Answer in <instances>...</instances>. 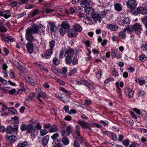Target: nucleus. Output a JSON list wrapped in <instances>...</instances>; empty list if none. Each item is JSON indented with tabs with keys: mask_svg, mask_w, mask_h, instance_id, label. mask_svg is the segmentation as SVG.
<instances>
[{
	"mask_svg": "<svg viewBox=\"0 0 147 147\" xmlns=\"http://www.w3.org/2000/svg\"><path fill=\"white\" fill-rule=\"evenodd\" d=\"M27 30L33 34L37 33L39 31L42 34H45V28L41 25L33 24L31 25L30 27L28 28Z\"/></svg>",
	"mask_w": 147,
	"mask_h": 147,
	"instance_id": "f257e3e1",
	"label": "nucleus"
},
{
	"mask_svg": "<svg viewBox=\"0 0 147 147\" xmlns=\"http://www.w3.org/2000/svg\"><path fill=\"white\" fill-rule=\"evenodd\" d=\"M126 5L129 9L133 10L136 8L137 5V2L136 0H129L126 2Z\"/></svg>",
	"mask_w": 147,
	"mask_h": 147,
	"instance_id": "f03ea898",
	"label": "nucleus"
},
{
	"mask_svg": "<svg viewBox=\"0 0 147 147\" xmlns=\"http://www.w3.org/2000/svg\"><path fill=\"white\" fill-rule=\"evenodd\" d=\"M18 127V125L16 124L14 125L13 127L11 125L8 126L6 129V132L7 134H10L12 132L17 133Z\"/></svg>",
	"mask_w": 147,
	"mask_h": 147,
	"instance_id": "7ed1b4c3",
	"label": "nucleus"
},
{
	"mask_svg": "<svg viewBox=\"0 0 147 147\" xmlns=\"http://www.w3.org/2000/svg\"><path fill=\"white\" fill-rule=\"evenodd\" d=\"M133 26L134 30L136 34H138L141 32L142 28L141 25L140 23H136L133 25Z\"/></svg>",
	"mask_w": 147,
	"mask_h": 147,
	"instance_id": "20e7f679",
	"label": "nucleus"
},
{
	"mask_svg": "<svg viewBox=\"0 0 147 147\" xmlns=\"http://www.w3.org/2000/svg\"><path fill=\"white\" fill-rule=\"evenodd\" d=\"M125 94L129 98L133 97L134 92L130 88H126L124 89Z\"/></svg>",
	"mask_w": 147,
	"mask_h": 147,
	"instance_id": "39448f33",
	"label": "nucleus"
},
{
	"mask_svg": "<svg viewBox=\"0 0 147 147\" xmlns=\"http://www.w3.org/2000/svg\"><path fill=\"white\" fill-rule=\"evenodd\" d=\"M45 11H46V7L45 6L42 8V10L39 11L37 9H35L32 13L31 16L32 17H34L36 15L38 14L40 12L42 14H44Z\"/></svg>",
	"mask_w": 147,
	"mask_h": 147,
	"instance_id": "423d86ee",
	"label": "nucleus"
},
{
	"mask_svg": "<svg viewBox=\"0 0 147 147\" xmlns=\"http://www.w3.org/2000/svg\"><path fill=\"white\" fill-rule=\"evenodd\" d=\"M47 27L52 32H55L56 31L57 27L55 23L53 22H49L47 25Z\"/></svg>",
	"mask_w": 147,
	"mask_h": 147,
	"instance_id": "0eeeda50",
	"label": "nucleus"
},
{
	"mask_svg": "<svg viewBox=\"0 0 147 147\" xmlns=\"http://www.w3.org/2000/svg\"><path fill=\"white\" fill-rule=\"evenodd\" d=\"M32 33L26 30V38L29 42H32L34 39V36L32 35Z\"/></svg>",
	"mask_w": 147,
	"mask_h": 147,
	"instance_id": "6e6552de",
	"label": "nucleus"
},
{
	"mask_svg": "<svg viewBox=\"0 0 147 147\" xmlns=\"http://www.w3.org/2000/svg\"><path fill=\"white\" fill-rule=\"evenodd\" d=\"M3 37L1 40L3 41L7 42V43L9 42V41L11 42H13L14 40L13 38L11 36H7V37L3 36V35H1Z\"/></svg>",
	"mask_w": 147,
	"mask_h": 147,
	"instance_id": "1a4fd4ad",
	"label": "nucleus"
},
{
	"mask_svg": "<svg viewBox=\"0 0 147 147\" xmlns=\"http://www.w3.org/2000/svg\"><path fill=\"white\" fill-rule=\"evenodd\" d=\"M78 123L84 129H86L88 126L91 127V125H90V124L89 123L84 122L82 120H79Z\"/></svg>",
	"mask_w": 147,
	"mask_h": 147,
	"instance_id": "9d476101",
	"label": "nucleus"
},
{
	"mask_svg": "<svg viewBox=\"0 0 147 147\" xmlns=\"http://www.w3.org/2000/svg\"><path fill=\"white\" fill-rule=\"evenodd\" d=\"M27 51L28 52L31 54L33 51V45L31 42H28L26 45Z\"/></svg>",
	"mask_w": 147,
	"mask_h": 147,
	"instance_id": "9b49d317",
	"label": "nucleus"
},
{
	"mask_svg": "<svg viewBox=\"0 0 147 147\" xmlns=\"http://www.w3.org/2000/svg\"><path fill=\"white\" fill-rule=\"evenodd\" d=\"M136 10L139 13L143 15H145L147 13V9L142 7H138Z\"/></svg>",
	"mask_w": 147,
	"mask_h": 147,
	"instance_id": "f8f14e48",
	"label": "nucleus"
},
{
	"mask_svg": "<svg viewBox=\"0 0 147 147\" xmlns=\"http://www.w3.org/2000/svg\"><path fill=\"white\" fill-rule=\"evenodd\" d=\"M92 18L96 22H100L101 21V19L100 16L97 13H94L92 15Z\"/></svg>",
	"mask_w": 147,
	"mask_h": 147,
	"instance_id": "ddd939ff",
	"label": "nucleus"
},
{
	"mask_svg": "<svg viewBox=\"0 0 147 147\" xmlns=\"http://www.w3.org/2000/svg\"><path fill=\"white\" fill-rule=\"evenodd\" d=\"M73 29L76 32H80L82 30L81 26L78 24H75L73 26Z\"/></svg>",
	"mask_w": 147,
	"mask_h": 147,
	"instance_id": "4468645a",
	"label": "nucleus"
},
{
	"mask_svg": "<svg viewBox=\"0 0 147 147\" xmlns=\"http://www.w3.org/2000/svg\"><path fill=\"white\" fill-rule=\"evenodd\" d=\"M130 19L129 18H125L122 20V25L125 27L129 26L130 22Z\"/></svg>",
	"mask_w": 147,
	"mask_h": 147,
	"instance_id": "2eb2a0df",
	"label": "nucleus"
},
{
	"mask_svg": "<svg viewBox=\"0 0 147 147\" xmlns=\"http://www.w3.org/2000/svg\"><path fill=\"white\" fill-rule=\"evenodd\" d=\"M61 27L66 30L69 28L70 25L67 21H64L62 22Z\"/></svg>",
	"mask_w": 147,
	"mask_h": 147,
	"instance_id": "dca6fc26",
	"label": "nucleus"
},
{
	"mask_svg": "<svg viewBox=\"0 0 147 147\" xmlns=\"http://www.w3.org/2000/svg\"><path fill=\"white\" fill-rule=\"evenodd\" d=\"M40 92V93H39V94L37 97V98L40 102H42V100L40 98L41 97L43 99H45L46 96V94L45 92L42 91Z\"/></svg>",
	"mask_w": 147,
	"mask_h": 147,
	"instance_id": "f3484780",
	"label": "nucleus"
},
{
	"mask_svg": "<svg viewBox=\"0 0 147 147\" xmlns=\"http://www.w3.org/2000/svg\"><path fill=\"white\" fill-rule=\"evenodd\" d=\"M87 8L85 9V11L86 13L88 14H92L93 13V11L92 8V7H90L89 6V4H87V6H86Z\"/></svg>",
	"mask_w": 147,
	"mask_h": 147,
	"instance_id": "a211bd4d",
	"label": "nucleus"
},
{
	"mask_svg": "<svg viewBox=\"0 0 147 147\" xmlns=\"http://www.w3.org/2000/svg\"><path fill=\"white\" fill-rule=\"evenodd\" d=\"M111 55L113 57H116L117 59L120 58L121 57L120 54L117 53L116 50H114L112 51Z\"/></svg>",
	"mask_w": 147,
	"mask_h": 147,
	"instance_id": "6ab92c4d",
	"label": "nucleus"
},
{
	"mask_svg": "<svg viewBox=\"0 0 147 147\" xmlns=\"http://www.w3.org/2000/svg\"><path fill=\"white\" fill-rule=\"evenodd\" d=\"M126 28H125L123 30L121 31L119 33V36L121 39H124L126 37V34L125 32L126 31Z\"/></svg>",
	"mask_w": 147,
	"mask_h": 147,
	"instance_id": "aec40b11",
	"label": "nucleus"
},
{
	"mask_svg": "<svg viewBox=\"0 0 147 147\" xmlns=\"http://www.w3.org/2000/svg\"><path fill=\"white\" fill-rule=\"evenodd\" d=\"M108 28L111 30L115 31L118 28L117 26L115 24H110L108 26Z\"/></svg>",
	"mask_w": 147,
	"mask_h": 147,
	"instance_id": "412c9836",
	"label": "nucleus"
},
{
	"mask_svg": "<svg viewBox=\"0 0 147 147\" xmlns=\"http://www.w3.org/2000/svg\"><path fill=\"white\" fill-rule=\"evenodd\" d=\"M25 79L29 84L32 85H34V82L31 78L26 76L25 78Z\"/></svg>",
	"mask_w": 147,
	"mask_h": 147,
	"instance_id": "4be33fe9",
	"label": "nucleus"
},
{
	"mask_svg": "<svg viewBox=\"0 0 147 147\" xmlns=\"http://www.w3.org/2000/svg\"><path fill=\"white\" fill-rule=\"evenodd\" d=\"M62 143L65 145H68L69 143V140L67 137H64L61 139Z\"/></svg>",
	"mask_w": 147,
	"mask_h": 147,
	"instance_id": "5701e85b",
	"label": "nucleus"
},
{
	"mask_svg": "<svg viewBox=\"0 0 147 147\" xmlns=\"http://www.w3.org/2000/svg\"><path fill=\"white\" fill-rule=\"evenodd\" d=\"M74 53V50L72 49H69L66 51V54L67 55H69L70 57H73Z\"/></svg>",
	"mask_w": 147,
	"mask_h": 147,
	"instance_id": "b1692460",
	"label": "nucleus"
},
{
	"mask_svg": "<svg viewBox=\"0 0 147 147\" xmlns=\"http://www.w3.org/2000/svg\"><path fill=\"white\" fill-rule=\"evenodd\" d=\"M84 21L87 24H93L92 20L90 18H86L84 19Z\"/></svg>",
	"mask_w": 147,
	"mask_h": 147,
	"instance_id": "393cba45",
	"label": "nucleus"
},
{
	"mask_svg": "<svg viewBox=\"0 0 147 147\" xmlns=\"http://www.w3.org/2000/svg\"><path fill=\"white\" fill-rule=\"evenodd\" d=\"M72 57H70L69 55H67L65 58L66 63L67 64H70L72 62L71 58Z\"/></svg>",
	"mask_w": 147,
	"mask_h": 147,
	"instance_id": "a878e982",
	"label": "nucleus"
},
{
	"mask_svg": "<svg viewBox=\"0 0 147 147\" xmlns=\"http://www.w3.org/2000/svg\"><path fill=\"white\" fill-rule=\"evenodd\" d=\"M34 129L33 127L31 124L28 125L27 126L26 131L28 132H32Z\"/></svg>",
	"mask_w": 147,
	"mask_h": 147,
	"instance_id": "bb28decb",
	"label": "nucleus"
},
{
	"mask_svg": "<svg viewBox=\"0 0 147 147\" xmlns=\"http://www.w3.org/2000/svg\"><path fill=\"white\" fill-rule=\"evenodd\" d=\"M53 53V49H49L47 51V59L49 58Z\"/></svg>",
	"mask_w": 147,
	"mask_h": 147,
	"instance_id": "cd10ccee",
	"label": "nucleus"
},
{
	"mask_svg": "<svg viewBox=\"0 0 147 147\" xmlns=\"http://www.w3.org/2000/svg\"><path fill=\"white\" fill-rule=\"evenodd\" d=\"M8 139L9 142L11 143H13L16 140V136H11L8 138Z\"/></svg>",
	"mask_w": 147,
	"mask_h": 147,
	"instance_id": "c85d7f7f",
	"label": "nucleus"
},
{
	"mask_svg": "<svg viewBox=\"0 0 147 147\" xmlns=\"http://www.w3.org/2000/svg\"><path fill=\"white\" fill-rule=\"evenodd\" d=\"M58 129V128L57 126L55 125H53L51 127L49 130V132H55L57 131Z\"/></svg>",
	"mask_w": 147,
	"mask_h": 147,
	"instance_id": "c756f323",
	"label": "nucleus"
},
{
	"mask_svg": "<svg viewBox=\"0 0 147 147\" xmlns=\"http://www.w3.org/2000/svg\"><path fill=\"white\" fill-rule=\"evenodd\" d=\"M114 7L115 9L118 11H121L122 9V7L121 5L118 3L115 4L114 5Z\"/></svg>",
	"mask_w": 147,
	"mask_h": 147,
	"instance_id": "7c9ffc66",
	"label": "nucleus"
},
{
	"mask_svg": "<svg viewBox=\"0 0 147 147\" xmlns=\"http://www.w3.org/2000/svg\"><path fill=\"white\" fill-rule=\"evenodd\" d=\"M126 28V30H127V32L129 34H131L134 30L133 26H131L128 27L127 28Z\"/></svg>",
	"mask_w": 147,
	"mask_h": 147,
	"instance_id": "2f4dec72",
	"label": "nucleus"
},
{
	"mask_svg": "<svg viewBox=\"0 0 147 147\" xmlns=\"http://www.w3.org/2000/svg\"><path fill=\"white\" fill-rule=\"evenodd\" d=\"M76 139L79 142L80 144H82L84 141V138L82 136H80V134L79 136H77Z\"/></svg>",
	"mask_w": 147,
	"mask_h": 147,
	"instance_id": "473e14b6",
	"label": "nucleus"
},
{
	"mask_svg": "<svg viewBox=\"0 0 147 147\" xmlns=\"http://www.w3.org/2000/svg\"><path fill=\"white\" fill-rule=\"evenodd\" d=\"M75 131L77 136H79L80 134V127L78 125H76L75 126Z\"/></svg>",
	"mask_w": 147,
	"mask_h": 147,
	"instance_id": "72a5a7b5",
	"label": "nucleus"
},
{
	"mask_svg": "<svg viewBox=\"0 0 147 147\" xmlns=\"http://www.w3.org/2000/svg\"><path fill=\"white\" fill-rule=\"evenodd\" d=\"M135 81L136 82H139V85L140 86L143 85L145 82V81L144 80H141L138 78L136 79Z\"/></svg>",
	"mask_w": 147,
	"mask_h": 147,
	"instance_id": "f704fd0d",
	"label": "nucleus"
},
{
	"mask_svg": "<svg viewBox=\"0 0 147 147\" xmlns=\"http://www.w3.org/2000/svg\"><path fill=\"white\" fill-rule=\"evenodd\" d=\"M59 136V134L57 133H56L54 134L52 136L51 138L53 140V141L54 142V143H56V140L57 139V137Z\"/></svg>",
	"mask_w": 147,
	"mask_h": 147,
	"instance_id": "c9c22d12",
	"label": "nucleus"
},
{
	"mask_svg": "<svg viewBox=\"0 0 147 147\" xmlns=\"http://www.w3.org/2000/svg\"><path fill=\"white\" fill-rule=\"evenodd\" d=\"M53 62L54 64L58 65L60 63V61L57 58L54 57L53 59Z\"/></svg>",
	"mask_w": 147,
	"mask_h": 147,
	"instance_id": "e433bc0d",
	"label": "nucleus"
},
{
	"mask_svg": "<svg viewBox=\"0 0 147 147\" xmlns=\"http://www.w3.org/2000/svg\"><path fill=\"white\" fill-rule=\"evenodd\" d=\"M139 58V60L142 62L147 59V57L144 54L140 55Z\"/></svg>",
	"mask_w": 147,
	"mask_h": 147,
	"instance_id": "4c0bfd02",
	"label": "nucleus"
},
{
	"mask_svg": "<svg viewBox=\"0 0 147 147\" xmlns=\"http://www.w3.org/2000/svg\"><path fill=\"white\" fill-rule=\"evenodd\" d=\"M18 117L17 116H15L11 118V121L13 120L16 124H18L19 123V121L18 120Z\"/></svg>",
	"mask_w": 147,
	"mask_h": 147,
	"instance_id": "58836bf2",
	"label": "nucleus"
},
{
	"mask_svg": "<svg viewBox=\"0 0 147 147\" xmlns=\"http://www.w3.org/2000/svg\"><path fill=\"white\" fill-rule=\"evenodd\" d=\"M28 142L26 141H25L21 143H19L18 144V147H26V146L27 145Z\"/></svg>",
	"mask_w": 147,
	"mask_h": 147,
	"instance_id": "ea45409f",
	"label": "nucleus"
},
{
	"mask_svg": "<svg viewBox=\"0 0 147 147\" xmlns=\"http://www.w3.org/2000/svg\"><path fill=\"white\" fill-rule=\"evenodd\" d=\"M28 142L26 141H25L21 143H19L18 144V147H26V146L27 145Z\"/></svg>",
	"mask_w": 147,
	"mask_h": 147,
	"instance_id": "a19ab883",
	"label": "nucleus"
},
{
	"mask_svg": "<svg viewBox=\"0 0 147 147\" xmlns=\"http://www.w3.org/2000/svg\"><path fill=\"white\" fill-rule=\"evenodd\" d=\"M77 71V69L75 68L71 69L68 74L69 76H71L73 74H75Z\"/></svg>",
	"mask_w": 147,
	"mask_h": 147,
	"instance_id": "79ce46f5",
	"label": "nucleus"
},
{
	"mask_svg": "<svg viewBox=\"0 0 147 147\" xmlns=\"http://www.w3.org/2000/svg\"><path fill=\"white\" fill-rule=\"evenodd\" d=\"M61 134L62 136L65 137L69 135V134L65 130H62L61 131Z\"/></svg>",
	"mask_w": 147,
	"mask_h": 147,
	"instance_id": "37998d69",
	"label": "nucleus"
},
{
	"mask_svg": "<svg viewBox=\"0 0 147 147\" xmlns=\"http://www.w3.org/2000/svg\"><path fill=\"white\" fill-rule=\"evenodd\" d=\"M64 53H66V51L65 49L62 48L61 50L60 54L59 57L62 58L63 57V55Z\"/></svg>",
	"mask_w": 147,
	"mask_h": 147,
	"instance_id": "c03bdc74",
	"label": "nucleus"
},
{
	"mask_svg": "<svg viewBox=\"0 0 147 147\" xmlns=\"http://www.w3.org/2000/svg\"><path fill=\"white\" fill-rule=\"evenodd\" d=\"M26 14V13L25 12H24L22 13H21L20 14H16L15 15V17L17 18H19L22 17L23 16Z\"/></svg>",
	"mask_w": 147,
	"mask_h": 147,
	"instance_id": "a18cd8bd",
	"label": "nucleus"
},
{
	"mask_svg": "<svg viewBox=\"0 0 147 147\" xmlns=\"http://www.w3.org/2000/svg\"><path fill=\"white\" fill-rule=\"evenodd\" d=\"M65 31L66 30L65 29L61 27L59 30L60 34L61 35H63L65 34Z\"/></svg>",
	"mask_w": 147,
	"mask_h": 147,
	"instance_id": "49530a36",
	"label": "nucleus"
},
{
	"mask_svg": "<svg viewBox=\"0 0 147 147\" xmlns=\"http://www.w3.org/2000/svg\"><path fill=\"white\" fill-rule=\"evenodd\" d=\"M66 131L69 133V134H71L72 132V130L71 129V126L70 125L66 127Z\"/></svg>",
	"mask_w": 147,
	"mask_h": 147,
	"instance_id": "de8ad7c7",
	"label": "nucleus"
},
{
	"mask_svg": "<svg viewBox=\"0 0 147 147\" xmlns=\"http://www.w3.org/2000/svg\"><path fill=\"white\" fill-rule=\"evenodd\" d=\"M54 147H63V145L60 143H53Z\"/></svg>",
	"mask_w": 147,
	"mask_h": 147,
	"instance_id": "09e8293b",
	"label": "nucleus"
},
{
	"mask_svg": "<svg viewBox=\"0 0 147 147\" xmlns=\"http://www.w3.org/2000/svg\"><path fill=\"white\" fill-rule=\"evenodd\" d=\"M55 96L60 100L63 101L61 98H63V96L61 94L60 92L57 93L55 94Z\"/></svg>",
	"mask_w": 147,
	"mask_h": 147,
	"instance_id": "8fccbe9b",
	"label": "nucleus"
},
{
	"mask_svg": "<svg viewBox=\"0 0 147 147\" xmlns=\"http://www.w3.org/2000/svg\"><path fill=\"white\" fill-rule=\"evenodd\" d=\"M141 49L143 51H146L147 50V43H146L145 44H143L141 47Z\"/></svg>",
	"mask_w": 147,
	"mask_h": 147,
	"instance_id": "3c124183",
	"label": "nucleus"
},
{
	"mask_svg": "<svg viewBox=\"0 0 147 147\" xmlns=\"http://www.w3.org/2000/svg\"><path fill=\"white\" fill-rule=\"evenodd\" d=\"M7 31V28L2 25H0V31L1 32H6Z\"/></svg>",
	"mask_w": 147,
	"mask_h": 147,
	"instance_id": "603ef678",
	"label": "nucleus"
},
{
	"mask_svg": "<svg viewBox=\"0 0 147 147\" xmlns=\"http://www.w3.org/2000/svg\"><path fill=\"white\" fill-rule=\"evenodd\" d=\"M141 20L144 25L147 24V16H145L142 18Z\"/></svg>",
	"mask_w": 147,
	"mask_h": 147,
	"instance_id": "864d4df0",
	"label": "nucleus"
},
{
	"mask_svg": "<svg viewBox=\"0 0 147 147\" xmlns=\"http://www.w3.org/2000/svg\"><path fill=\"white\" fill-rule=\"evenodd\" d=\"M138 144L136 142H132L129 146V147H138Z\"/></svg>",
	"mask_w": 147,
	"mask_h": 147,
	"instance_id": "5fc2aeb1",
	"label": "nucleus"
},
{
	"mask_svg": "<svg viewBox=\"0 0 147 147\" xmlns=\"http://www.w3.org/2000/svg\"><path fill=\"white\" fill-rule=\"evenodd\" d=\"M107 11H109V10L105 9L103 11H101L100 13L101 16L102 17H105V16L106 15L107 13Z\"/></svg>",
	"mask_w": 147,
	"mask_h": 147,
	"instance_id": "6e6d98bb",
	"label": "nucleus"
},
{
	"mask_svg": "<svg viewBox=\"0 0 147 147\" xmlns=\"http://www.w3.org/2000/svg\"><path fill=\"white\" fill-rule=\"evenodd\" d=\"M76 36V34L75 32H70L68 35V37H75Z\"/></svg>",
	"mask_w": 147,
	"mask_h": 147,
	"instance_id": "4d7b16f0",
	"label": "nucleus"
},
{
	"mask_svg": "<svg viewBox=\"0 0 147 147\" xmlns=\"http://www.w3.org/2000/svg\"><path fill=\"white\" fill-rule=\"evenodd\" d=\"M55 44V42L53 40H51L49 42L50 49H53V48L54 47Z\"/></svg>",
	"mask_w": 147,
	"mask_h": 147,
	"instance_id": "13d9d810",
	"label": "nucleus"
},
{
	"mask_svg": "<svg viewBox=\"0 0 147 147\" xmlns=\"http://www.w3.org/2000/svg\"><path fill=\"white\" fill-rule=\"evenodd\" d=\"M78 63V59L76 57H74L73 58V60L72 61V64L73 65H76Z\"/></svg>",
	"mask_w": 147,
	"mask_h": 147,
	"instance_id": "bf43d9fd",
	"label": "nucleus"
},
{
	"mask_svg": "<svg viewBox=\"0 0 147 147\" xmlns=\"http://www.w3.org/2000/svg\"><path fill=\"white\" fill-rule=\"evenodd\" d=\"M73 145L74 147H80L79 143L76 140L74 141Z\"/></svg>",
	"mask_w": 147,
	"mask_h": 147,
	"instance_id": "052dcab7",
	"label": "nucleus"
},
{
	"mask_svg": "<svg viewBox=\"0 0 147 147\" xmlns=\"http://www.w3.org/2000/svg\"><path fill=\"white\" fill-rule=\"evenodd\" d=\"M40 132L41 135L43 136L46 134V130L45 128L44 129H40Z\"/></svg>",
	"mask_w": 147,
	"mask_h": 147,
	"instance_id": "680f3d73",
	"label": "nucleus"
},
{
	"mask_svg": "<svg viewBox=\"0 0 147 147\" xmlns=\"http://www.w3.org/2000/svg\"><path fill=\"white\" fill-rule=\"evenodd\" d=\"M27 126L26 124H23L21 126L20 129L21 130L24 131L26 130Z\"/></svg>",
	"mask_w": 147,
	"mask_h": 147,
	"instance_id": "e2e57ef3",
	"label": "nucleus"
},
{
	"mask_svg": "<svg viewBox=\"0 0 147 147\" xmlns=\"http://www.w3.org/2000/svg\"><path fill=\"white\" fill-rule=\"evenodd\" d=\"M69 10L71 14H73L77 12V11L72 7H70Z\"/></svg>",
	"mask_w": 147,
	"mask_h": 147,
	"instance_id": "0e129e2a",
	"label": "nucleus"
},
{
	"mask_svg": "<svg viewBox=\"0 0 147 147\" xmlns=\"http://www.w3.org/2000/svg\"><path fill=\"white\" fill-rule=\"evenodd\" d=\"M16 67L18 68V69L19 70L20 72H21L23 70V67L22 66H21L19 65H16Z\"/></svg>",
	"mask_w": 147,
	"mask_h": 147,
	"instance_id": "69168bd1",
	"label": "nucleus"
},
{
	"mask_svg": "<svg viewBox=\"0 0 147 147\" xmlns=\"http://www.w3.org/2000/svg\"><path fill=\"white\" fill-rule=\"evenodd\" d=\"M112 74L115 76H118V73L117 71L115 69H113V71Z\"/></svg>",
	"mask_w": 147,
	"mask_h": 147,
	"instance_id": "338daca9",
	"label": "nucleus"
},
{
	"mask_svg": "<svg viewBox=\"0 0 147 147\" xmlns=\"http://www.w3.org/2000/svg\"><path fill=\"white\" fill-rule=\"evenodd\" d=\"M96 76L98 79L101 78L102 76L101 72V71H98L96 74Z\"/></svg>",
	"mask_w": 147,
	"mask_h": 147,
	"instance_id": "774afa93",
	"label": "nucleus"
}]
</instances>
